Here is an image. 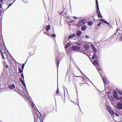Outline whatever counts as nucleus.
<instances>
[{
    "instance_id": "nucleus-1",
    "label": "nucleus",
    "mask_w": 122,
    "mask_h": 122,
    "mask_svg": "<svg viewBox=\"0 0 122 122\" xmlns=\"http://www.w3.org/2000/svg\"><path fill=\"white\" fill-rule=\"evenodd\" d=\"M28 100L30 102L33 109L35 110L34 113L33 114L34 117L35 122H40L41 121L40 118H39V116L37 113V109L33 102L31 101V99L28 98Z\"/></svg>"
},
{
    "instance_id": "nucleus-2",
    "label": "nucleus",
    "mask_w": 122,
    "mask_h": 122,
    "mask_svg": "<svg viewBox=\"0 0 122 122\" xmlns=\"http://www.w3.org/2000/svg\"><path fill=\"white\" fill-rule=\"evenodd\" d=\"M3 46L2 47L0 45V49L2 58L4 59V56L5 58H6L7 57V56L6 54V52H7L8 51L7 50L6 48H5V46L4 44L3 41Z\"/></svg>"
},
{
    "instance_id": "nucleus-3",
    "label": "nucleus",
    "mask_w": 122,
    "mask_h": 122,
    "mask_svg": "<svg viewBox=\"0 0 122 122\" xmlns=\"http://www.w3.org/2000/svg\"><path fill=\"white\" fill-rule=\"evenodd\" d=\"M85 20H82L79 21L77 24V26L79 27L86 23Z\"/></svg>"
},
{
    "instance_id": "nucleus-4",
    "label": "nucleus",
    "mask_w": 122,
    "mask_h": 122,
    "mask_svg": "<svg viewBox=\"0 0 122 122\" xmlns=\"http://www.w3.org/2000/svg\"><path fill=\"white\" fill-rule=\"evenodd\" d=\"M116 107L117 109H122V103L120 102H118L117 103Z\"/></svg>"
},
{
    "instance_id": "nucleus-5",
    "label": "nucleus",
    "mask_w": 122,
    "mask_h": 122,
    "mask_svg": "<svg viewBox=\"0 0 122 122\" xmlns=\"http://www.w3.org/2000/svg\"><path fill=\"white\" fill-rule=\"evenodd\" d=\"M101 76L104 84H107L108 82V81L106 77L104 76L102 77V76Z\"/></svg>"
},
{
    "instance_id": "nucleus-6",
    "label": "nucleus",
    "mask_w": 122,
    "mask_h": 122,
    "mask_svg": "<svg viewBox=\"0 0 122 122\" xmlns=\"http://www.w3.org/2000/svg\"><path fill=\"white\" fill-rule=\"evenodd\" d=\"M80 48V47L76 46H73L71 48L72 49L73 51L79 50Z\"/></svg>"
},
{
    "instance_id": "nucleus-7",
    "label": "nucleus",
    "mask_w": 122,
    "mask_h": 122,
    "mask_svg": "<svg viewBox=\"0 0 122 122\" xmlns=\"http://www.w3.org/2000/svg\"><path fill=\"white\" fill-rule=\"evenodd\" d=\"M92 63L95 66L98 67L99 63L97 60H94Z\"/></svg>"
},
{
    "instance_id": "nucleus-8",
    "label": "nucleus",
    "mask_w": 122,
    "mask_h": 122,
    "mask_svg": "<svg viewBox=\"0 0 122 122\" xmlns=\"http://www.w3.org/2000/svg\"><path fill=\"white\" fill-rule=\"evenodd\" d=\"M100 21L102 22L103 23H105L108 25H110V24L109 23H108L107 21H105V20L102 19H100Z\"/></svg>"
},
{
    "instance_id": "nucleus-9",
    "label": "nucleus",
    "mask_w": 122,
    "mask_h": 122,
    "mask_svg": "<svg viewBox=\"0 0 122 122\" xmlns=\"http://www.w3.org/2000/svg\"><path fill=\"white\" fill-rule=\"evenodd\" d=\"M91 46L92 49H93L94 52L95 53H96L97 51V49L94 47V46L93 45L91 44Z\"/></svg>"
},
{
    "instance_id": "nucleus-10",
    "label": "nucleus",
    "mask_w": 122,
    "mask_h": 122,
    "mask_svg": "<svg viewBox=\"0 0 122 122\" xmlns=\"http://www.w3.org/2000/svg\"><path fill=\"white\" fill-rule=\"evenodd\" d=\"M9 88L10 89H12L13 88H15V86L14 84H13L9 86Z\"/></svg>"
},
{
    "instance_id": "nucleus-11",
    "label": "nucleus",
    "mask_w": 122,
    "mask_h": 122,
    "mask_svg": "<svg viewBox=\"0 0 122 122\" xmlns=\"http://www.w3.org/2000/svg\"><path fill=\"white\" fill-rule=\"evenodd\" d=\"M84 48L86 50H87L89 49V46L88 45H86L84 46Z\"/></svg>"
},
{
    "instance_id": "nucleus-12",
    "label": "nucleus",
    "mask_w": 122,
    "mask_h": 122,
    "mask_svg": "<svg viewBox=\"0 0 122 122\" xmlns=\"http://www.w3.org/2000/svg\"><path fill=\"white\" fill-rule=\"evenodd\" d=\"M87 27L86 25H84L82 26L81 27V30L82 31L85 30L86 29Z\"/></svg>"
},
{
    "instance_id": "nucleus-13",
    "label": "nucleus",
    "mask_w": 122,
    "mask_h": 122,
    "mask_svg": "<svg viewBox=\"0 0 122 122\" xmlns=\"http://www.w3.org/2000/svg\"><path fill=\"white\" fill-rule=\"evenodd\" d=\"M81 34V31L80 30L78 31L76 33V35L77 36H79Z\"/></svg>"
},
{
    "instance_id": "nucleus-14",
    "label": "nucleus",
    "mask_w": 122,
    "mask_h": 122,
    "mask_svg": "<svg viewBox=\"0 0 122 122\" xmlns=\"http://www.w3.org/2000/svg\"><path fill=\"white\" fill-rule=\"evenodd\" d=\"M75 36V34H73L70 35L68 36V38L69 39H71V38L74 37Z\"/></svg>"
},
{
    "instance_id": "nucleus-15",
    "label": "nucleus",
    "mask_w": 122,
    "mask_h": 122,
    "mask_svg": "<svg viewBox=\"0 0 122 122\" xmlns=\"http://www.w3.org/2000/svg\"><path fill=\"white\" fill-rule=\"evenodd\" d=\"M97 69L98 71L99 72V73L101 76L102 75L101 74V73L102 72L101 69L99 68H97Z\"/></svg>"
},
{
    "instance_id": "nucleus-16",
    "label": "nucleus",
    "mask_w": 122,
    "mask_h": 122,
    "mask_svg": "<svg viewBox=\"0 0 122 122\" xmlns=\"http://www.w3.org/2000/svg\"><path fill=\"white\" fill-rule=\"evenodd\" d=\"M117 92H114V93L113 95V97H114L116 98H116H117Z\"/></svg>"
},
{
    "instance_id": "nucleus-17",
    "label": "nucleus",
    "mask_w": 122,
    "mask_h": 122,
    "mask_svg": "<svg viewBox=\"0 0 122 122\" xmlns=\"http://www.w3.org/2000/svg\"><path fill=\"white\" fill-rule=\"evenodd\" d=\"M51 28V27L50 25H48L47 26L46 28V31H47L50 30Z\"/></svg>"
},
{
    "instance_id": "nucleus-18",
    "label": "nucleus",
    "mask_w": 122,
    "mask_h": 122,
    "mask_svg": "<svg viewBox=\"0 0 122 122\" xmlns=\"http://www.w3.org/2000/svg\"><path fill=\"white\" fill-rule=\"evenodd\" d=\"M117 92L119 93L120 94L122 95V91L119 89L117 90Z\"/></svg>"
},
{
    "instance_id": "nucleus-19",
    "label": "nucleus",
    "mask_w": 122,
    "mask_h": 122,
    "mask_svg": "<svg viewBox=\"0 0 122 122\" xmlns=\"http://www.w3.org/2000/svg\"><path fill=\"white\" fill-rule=\"evenodd\" d=\"M44 33L46 35H48L50 37H51V35L49 33L48 31H47L45 33Z\"/></svg>"
},
{
    "instance_id": "nucleus-20",
    "label": "nucleus",
    "mask_w": 122,
    "mask_h": 122,
    "mask_svg": "<svg viewBox=\"0 0 122 122\" xmlns=\"http://www.w3.org/2000/svg\"><path fill=\"white\" fill-rule=\"evenodd\" d=\"M107 110L109 112L112 110L109 106H107Z\"/></svg>"
},
{
    "instance_id": "nucleus-21",
    "label": "nucleus",
    "mask_w": 122,
    "mask_h": 122,
    "mask_svg": "<svg viewBox=\"0 0 122 122\" xmlns=\"http://www.w3.org/2000/svg\"><path fill=\"white\" fill-rule=\"evenodd\" d=\"M109 112L112 115H113L114 114L113 111L112 110H111V111Z\"/></svg>"
},
{
    "instance_id": "nucleus-22",
    "label": "nucleus",
    "mask_w": 122,
    "mask_h": 122,
    "mask_svg": "<svg viewBox=\"0 0 122 122\" xmlns=\"http://www.w3.org/2000/svg\"><path fill=\"white\" fill-rule=\"evenodd\" d=\"M60 60H57L56 61V62L57 64V67H58L59 66V65L60 63Z\"/></svg>"
},
{
    "instance_id": "nucleus-23",
    "label": "nucleus",
    "mask_w": 122,
    "mask_h": 122,
    "mask_svg": "<svg viewBox=\"0 0 122 122\" xmlns=\"http://www.w3.org/2000/svg\"><path fill=\"white\" fill-rule=\"evenodd\" d=\"M96 56H97L96 55V53H94L93 54V55L92 56V58L93 59H95V58L96 57Z\"/></svg>"
},
{
    "instance_id": "nucleus-24",
    "label": "nucleus",
    "mask_w": 122,
    "mask_h": 122,
    "mask_svg": "<svg viewBox=\"0 0 122 122\" xmlns=\"http://www.w3.org/2000/svg\"><path fill=\"white\" fill-rule=\"evenodd\" d=\"M97 9L96 11L97 13L100 12L99 10V7H97Z\"/></svg>"
},
{
    "instance_id": "nucleus-25",
    "label": "nucleus",
    "mask_w": 122,
    "mask_h": 122,
    "mask_svg": "<svg viewBox=\"0 0 122 122\" xmlns=\"http://www.w3.org/2000/svg\"><path fill=\"white\" fill-rule=\"evenodd\" d=\"M18 70L19 73H21L23 72V71L20 68H19Z\"/></svg>"
},
{
    "instance_id": "nucleus-26",
    "label": "nucleus",
    "mask_w": 122,
    "mask_h": 122,
    "mask_svg": "<svg viewBox=\"0 0 122 122\" xmlns=\"http://www.w3.org/2000/svg\"><path fill=\"white\" fill-rule=\"evenodd\" d=\"M20 82L22 83V84H23V83L24 82L23 81V80L21 78H20Z\"/></svg>"
},
{
    "instance_id": "nucleus-27",
    "label": "nucleus",
    "mask_w": 122,
    "mask_h": 122,
    "mask_svg": "<svg viewBox=\"0 0 122 122\" xmlns=\"http://www.w3.org/2000/svg\"><path fill=\"white\" fill-rule=\"evenodd\" d=\"M96 4L97 7H99L98 3L97 0H96Z\"/></svg>"
},
{
    "instance_id": "nucleus-28",
    "label": "nucleus",
    "mask_w": 122,
    "mask_h": 122,
    "mask_svg": "<svg viewBox=\"0 0 122 122\" xmlns=\"http://www.w3.org/2000/svg\"><path fill=\"white\" fill-rule=\"evenodd\" d=\"M88 24L89 25H91L92 24V22H88Z\"/></svg>"
},
{
    "instance_id": "nucleus-29",
    "label": "nucleus",
    "mask_w": 122,
    "mask_h": 122,
    "mask_svg": "<svg viewBox=\"0 0 122 122\" xmlns=\"http://www.w3.org/2000/svg\"><path fill=\"white\" fill-rule=\"evenodd\" d=\"M97 16H98V17H100L101 18H102V15L101 14V15H97Z\"/></svg>"
},
{
    "instance_id": "nucleus-30",
    "label": "nucleus",
    "mask_w": 122,
    "mask_h": 122,
    "mask_svg": "<svg viewBox=\"0 0 122 122\" xmlns=\"http://www.w3.org/2000/svg\"><path fill=\"white\" fill-rule=\"evenodd\" d=\"M51 36H52L53 37H55L56 36V35L55 34H53L51 35Z\"/></svg>"
},
{
    "instance_id": "nucleus-31",
    "label": "nucleus",
    "mask_w": 122,
    "mask_h": 122,
    "mask_svg": "<svg viewBox=\"0 0 122 122\" xmlns=\"http://www.w3.org/2000/svg\"><path fill=\"white\" fill-rule=\"evenodd\" d=\"M25 64H22V69L23 70L24 69V67L25 66Z\"/></svg>"
},
{
    "instance_id": "nucleus-32",
    "label": "nucleus",
    "mask_w": 122,
    "mask_h": 122,
    "mask_svg": "<svg viewBox=\"0 0 122 122\" xmlns=\"http://www.w3.org/2000/svg\"><path fill=\"white\" fill-rule=\"evenodd\" d=\"M21 76L23 78V80H24V76L23 73H22L21 74Z\"/></svg>"
},
{
    "instance_id": "nucleus-33",
    "label": "nucleus",
    "mask_w": 122,
    "mask_h": 122,
    "mask_svg": "<svg viewBox=\"0 0 122 122\" xmlns=\"http://www.w3.org/2000/svg\"><path fill=\"white\" fill-rule=\"evenodd\" d=\"M14 2H13L11 4H9V5L8 6V7L6 9H7V8H8L10 6H11V5H12V4H13V3Z\"/></svg>"
},
{
    "instance_id": "nucleus-34",
    "label": "nucleus",
    "mask_w": 122,
    "mask_h": 122,
    "mask_svg": "<svg viewBox=\"0 0 122 122\" xmlns=\"http://www.w3.org/2000/svg\"><path fill=\"white\" fill-rule=\"evenodd\" d=\"M59 89H58V87L57 88V91L56 92V94H58L59 93Z\"/></svg>"
},
{
    "instance_id": "nucleus-35",
    "label": "nucleus",
    "mask_w": 122,
    "mask_h": 122,
    "mask_svg": "<svg viewBox=\"0 0 122 122\" xmlns=\"http://www.w3.org/2000/svg\"><path fill=\"white\" fill-rule=\"evenodd\" d=\"M102 24V23L101 22H99L97 24V25L99 26H100Z\"/></svg>"
},
{
    "instance_id": "nucleus-36",
    "label": "nucleus",
    "mask_w": 122,
    "mask_h": 122,
    "mask_svg": "<svg viewBox=\"0 0 122 122\" xmlns=\"http://www.w3.org/2000/svg\"><path fill=\"white\" fill-rule=\"evenodd\" d=\"M115 115L117 117H118L119 116V115L116 112L115 113Z\"/></svg>"
},
{
    "instance_id": "nucleus-37",
    "label": "nucleus",
    "mask_w": 122,
    "mask_h": 122,
    "mask_svg": "<svg viewBox=\"0 0 122 122\" xmlns=\"http://www.w3.org/2000/svg\"><path fill=\"white\" fill-rule=\"evenodd\" d=\"M22 84L24 86L25 88H26V85H25V82L24 83H23V84Z\"/></svg>"
},
{
    "instance_id": "nucleus-38",
    "label": "nucleus",
    "mask_w": 122,
    "mask_h": 122,
    "mask_svg": "<svg viewBox=\"0 0 122 122\" xmlns=\"http://www.w3.org/2000/svg\"><path fill=\"white\" fill-rule=\"evenodd\" d=\"M66 45L68 47H69L70 46V44L69 43H67Z\"/></svg>"
},
{
    "instance_id": "nucleus-39",
    "label": "nucleus",
    "mask_w": 122,
    "mask_h": 122,
    "mask_svg": "<svg viewBox=\"0 0 122 122\" xmlns=\"http://www.w3.org/2000/svg\"><path fill=\"white\" fill-rule=\"evenodd\" d=\"M85 37L86 38H89V36H88L87 35H85Z\"/></svg>"
},
{
    "instance_id": "nucleus-40",
    "label": "nucleus",
    "mask_w": 122,
    "mask_h": 122,
    "mask_svg": "<svg viewBox=\"0 0 122 122\" xmlns=\"http://www.w3.org/2000/svg\"><path fill=\"white\" fill-rule=\"evenodd\" d=\"M73 18L74 19H76L77 18V17L75 16H73Z\"/></svg>"
},
{
    "instance_id": "nucleus-41",
    "label": "nucleus",
    "mask_w": 122,
    "mask_h": 122,
    "mask_svg": "<svg viewBox=\"0 0 122 122\" xmlns=\"http://www.w3.org/2000/svg\"><path fill=\"white\" fill-rule=\"evenodd\" d=\"M120 41H122V36H121L120 38L119 39Z\"/></svg>"
},
{
    "instance_id": "nucleus-42",
    "label": "nucleus",
    "mask_w": 122,
    "mask_h": 122,
    "mask_svg": "<svg viewBox=\"0 0 122 122\" xmlns=\"http://www.w3.org/2000/svg\"><path fill=\"white\" fill-rule=\"evenodd\" d=\"M111 101H114V99L113 98H111Z\"/></svg>"
},
{
    "instance_id": "nucleus-43",
    "label": "nucleus",
    "mask_w": 122,
    "mask_h": 122,
    "mask_svg": "<svg viewBox=\"0 0 122 122\" xmlns=\"http://www.w3.org/2000/svg\"><path fill=\"white\" fill-rule=\"evenodd\" d=\"M68 47L66 45L65 46V48L66 49H67Z\"/></svg>"
},
{
    "instance_id": "nucleus-44",
    "label": "nucleus",
    "mask_w": 122,
    "mask_h": 122,
    "mask_svg": "<svg viewBox=\"0 0 122 122\" xmlns=\"http://www.w3.org/2000/svg\"><path fill=\"white\" fill-rule=\"evenodd\" d=\"M97 13L98 14V15H100L101 14V13H100V12H99V13Z\"/></svg>"
},
{
    "instance_id": "nucleus-45",
    "label": "nucleus",
    "mask_w": 122,
    "mask_h": 122,
    "mask_svg": "<svg viewBox=\"0 0 122 122\" xmlns=\"http://www.w3.org/2000/svg\"><path fill=\"white\" fill-rule=\"evenodd\" d=\"M2 7V5L1 4H0V8H1Z\"/></svg>"
},
{
    "instance_id": "nucleus-46",
    "label": "nucleus",
    "mask_w": 122,
    "mask_h": 122,
    "mask_svg": "<svg viewBox=\"0 0 122 122\" xmlns=\"http://www.w3.org/2000/svg\"><path fill=\"white\" fill-rule=\"evenodd\" d=\"M6 68H7L8 67V65H6Z\"/></svg>"
},
{
    "instance_id": "nucleus-47",
    "label": "nucleus",
    "mask_w": 122,
    "mask_h": 122,
    "mask_svg": "<svg viewBox=\"0 0 122 122\" xmlns=\"http://www.w3.org/2000/svg\"><path fill=\"white\" fill-rule=\"evenodd\" d=\"M16 0H14V1L13 2H14Z\"/></svg>"
},
{
    "instance_id": "nucleus-48",
    "label": "nucleus",
    "mask_w": 122,
    "mask_h": 122,
    "mask_svg": "<svg viewBox=\"0 0 122 122\" xmlns=\"http://www.w3.org/2000/svg\"><path fill=\"white\" fill-rule=\"evenodd\" d=\"M88 80L90 82L91 81L89 79H88Z\"/></svg>"
},
{
    "instance_id": "nucleus-49",
    "label": "nucleus",
    "mask_w": 122,
    "mask_h": 122,
    "mask_svg": "<svg viewBox=\"0 0 122 122\" xmlns=\"http://www.w3.org/2000/svg\"><path fill=\"white\" fill-rule=\"evenodd\" d=\"M78 70H80L79 68H78Z\"/></svg>"
},
{
    "instance_id": "nucleus-50",
    "label": "nucleus",
    "mask_w": 122,
    "mask_h": 122,
    "mask_svg": "<svg viewBox=\"0 0 122 122\" xmlns=\"http://www.w3.org/2000/svg\"><path fill=\"white\" fill-rule=\"evenodd\" d=\"M91 82V83H92V84H93V83H92V82H91H91Z\"/></svg>"
},
{
    "instance_id": "nucleus-51",
    "label": "nucleus",
    "mask_w": 122,
    "mask_h": 122,
    "mask_svg": "<svg viewBox=\"0 0 122 122\" xmlns=\"http://www.w3.org/2000/svg\"><path fill=\"white\" fill-rule=\"evenodd\" d=\"M80 71L82 73V72H81V71Z\"/></svg>"
},
{
    "instance_id": "nucleus-52",
    "label": "nucleus",
    "mask_w": 122,
    "mask_h": 122,
    "mask_svg": "<svg viewBox=\"0 0 122 122\" xmlns=\"http://www.w3.org/2000/svg\"><path fill=\"white\" fill-rule=\"evenodd\" d=\"M77 102H78V100H77Z\"/></svg>"
},
{
    "instance_id": "nucleus-53",
    "label": "nucleus",
    "mask_w": 122,
    "mask_h": 122,
    "mask_svg": "<svg viewBox=\"0 0 122 122\" xmlns=\"http://www.w3.org/2000/svg\"><path fill=\"white\" fill-rule=\"evenodd\" d=\"M87 78V79H89L88 78Z\"/></svg>"
},
{
    "instance_id": "nucleus-54",
    "label": "nucleus",
    "mask_w": 122,
    "mask_h": 122,
    "mask_svg": "<svg viewBox=\"0 0 122 122\" xmlns=\"http://www.w3.org/2000/svg\"><path fill=\"white\" fill-rule=\"evenodd\" d=\"M87 78V79H89L88 78Z\"/></svg>"
},
{
    "instance_id": "nucleus-55",
    "label": "nucleus",
    "mask_w": 122,
    "mask_h": 122,
    "mask_svg": "<svg viewBox=\"0 0 122 122\" xmlns=\"http://www.w3.org/2000/svg\"><path fill=\"white\" fill-rule=\"evenodd\" d=\"M87 78V79H89L88 78Z\"/></svg>"
},
{
    "instance_id": "nucleus-56",
    "label": "nucleus",
    "mask_w": 122,
    "mask_h": 122,
    "mask_svg": "<svg viewBox=\"0 0 122 122\" xmlns=\"http://www.w3.org/2000/svg\"><path fill=\"white\" fill-rule=\"evenodd\" d=\"M70 7H71V5H70Z\"/></svg>"
},
{
    "instance_id": "nucleus-57",
    "label": "nucleus",
    "mask_w": 122,
    "mask_h": 122,
    "mask_svg": "<svg viewBox=\"0 0 122 122\" xmlns=\"http://www.w3.org/2000/svg\"><path fill=\"white\" fill-rule=\"evenodd\" d=\"M78 106H79V105L78 104Z\"/></svg>"
},
{
    "instance_id": "nucleus-58",
    "label": "nucleus",
    "mask_w": 122,
    "mask_h": 122,
    "mask_svg": "<svg viewBox=\"0 0 122 122\" xmlns=\"http://www.w3.org/2000/svg\"><path fill=\"white\" fill-rule=\"evenodd\" d=\"M121 30L122 31V30Z\"/></svg>"
}]
</instances>
